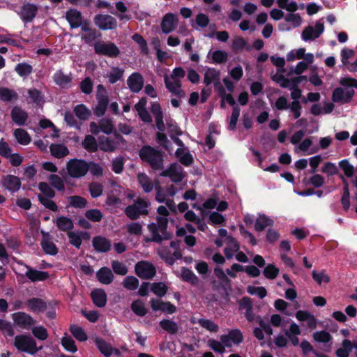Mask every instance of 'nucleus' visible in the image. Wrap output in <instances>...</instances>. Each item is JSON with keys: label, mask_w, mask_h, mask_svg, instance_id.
Segmentation results:
<instances>
[{"label": "nucleus", "mask_w": 357, "mask_h": 357, "mask_svg": "<svg viewBox=\"0 0 357 357\" xmlns=\"http://www.w3.org/2000/svg\"><path fill=\"white\" fill-rule=\"evenodd\" d=\"M13 344L19 352L29 355H35L43 349L42 346H37L36 340L29 334L17 335L14 338Z\"/></svg>", "instance_id": "1"}, {"label": "nucleus", "mask_w": 357, "mask_h": 357, "mask_svg": "<svg viewBox=\"0 0 357 357\" xmlns=\"http://www.w3.org/2000/svg\"><path fill=\"white\" fill-rule=\"evenodd\" d=\"M142 161L147 162L154 170H158L163 167V156L160 151L150 146H144L139 152Z\"/></svg>", "instance_id": "2"}, {"label": "nucleus", "mask_w": 357, "mask_h": 357, "mask_svg": "<svg viewBox=\"0 0 357 357\" xmlns=\"http://www.w3.org/2000/svg\"><path fill=\"white\" fill-rule=\"evenodd\" d=\"M157 223H150L147 228L151 234V241L161 243L163 240H167L171 238L170 234L167 231L168 220L167 217H157Z\"/></svg>", "instance_id": "3"}, {"label": "nucleus", "mask_w": 357, "mask_h": 357, "mask_svg": "<svg viewBox=\"0 0 357 357\" xmlns=\"http://www.w3.org/2000/svg\"><path fill=\"white\" fill-rule=\"evenodd\" d=\"M151 203L144 199L137 198L133 204L128 206L124 211L126 215L132 220H135L140 216L147 215Z\"/></svg>", "instance_id": "4"}, {"label": "nucleus", "mask_w": 357, "mask_h": 357, "mask_svg": "<svg viewBox=\"0 0 357 357\" xmlns=\"http://www.w3.org/2000/svg\"><path fill=\"white\" fill-rule=\"evenodd\" d=\"M89 164L84 160L73 158L68 161L66 170L68 174L75 178L84 176L89 171Z\"/></svg>", "instance_id": "5"}, {"label": "nucleus", "mask_w": 357, "mask_h": 357, "mask_svg": "<svg viewBox=\"0 0 357 357\" xmlns=\"http://www.w3.org/2000/svg\"><path fill=\"white\" fill-rule=\"evenodd\" d=\"M124 142V139L119 134H115L112 137L101 136L98 137V146L105 152H114Z\"/></svg>", "instance_id": "6"}, {"label": "nucleus", "mask_w": 357, "mask_h": 357, "mask_svg": "<svg viewBox=\"0 0 357 357\" xmlns=\"http://www.w3.org/2000/svg\"><path fill=\"white\" fill-rule=\"evenodd\" d=\"M94 52L101 56H106L110 58L117 57L120 54V50L112 42L105 43L98 41L94 44Z\"/></svg>", "instance_id": "7"}, {"label": "nucleus", "mask_w": 357, "mask_h": 357, "mask_svg": "<svg viewBox=\"0 0 357 357\" xmlns=\"http://www.w3.org/2000/svg\"><path fill=\"white\" fill-rule=\"evenodd\" d=\"M14 325L22 330H30L35 325V319L29 314L17 312L11 314Z\"/></svg>", "instance_id": "8"}, {"label": "nucleus", "mask_w": 357, "mask_h": 357, "mask_svg": "<svg viewBox=\"0 0 357 357\" xmlns=\"http://www.w3.org/2000/svg\"><path fill=\"white\" fill-rule=\"evenodd\" d=\"M94 24L100 30H113L117 27L116 18L108 14H97L93 18Z\"/></svg>", "instance_id": "9"}, {"label": "nucleus", "mask_w": 357, "mask_h": 357, "mask_svg": "<svg viewBox=\"0 0 357 357\" xmlns=\"http://www.w3.org/2000/svg\"><path fill=\"white\" fill-rule=\"evenodd\" d=\"M160 176L169 178L174 183H178L183 180L185 174L182 166L175 162L171 164L167 169L162 171Z\"/></svg>", "instance_id": "10"}, {"label": "nucleus", "mask_w": 357, "mask_h": 357, "mask_svg": "<svg viewBox=\"0 0 357 357\" xmlns=\"http://www.w3.org/2000/svg\"><path fill=\"white\" fill-rule=\"evenodd\" d=\"M135 271L138 277L142 279H151L156 273V270L154 266L146 261H141L137 262L135 266Z\"/></svg>", "instance_id": "11"}, {"label": "nucleus", "mask_w": 357, "mask_h": 357, "mask_svg": "<svg viewBox=\"0 0 357 357\" xmlns=\"http://www.w3.org/2000/svg\"><path fill=\"white\" fill-rule=\"evenodd\" d=\"M164 82L166 88L169 92L178 98L185 97V93L181 89V82L180 79L173 77L172 75L170 76L165 75L164 77Z\"/></svg>", "instance_id": "12"}, {"label": "nucleus", "mask_w": 357, "mask_h": 357, "mask_svg": "<svg viewBox=\"0 0 357 357\" xmlns=\"http://www.w3.org/2000/svg\"><path fill=\"white\" fill-rule=\"evenodd\" d=\"M38 9L39 7L37 4L25 3L22 6L18 15L24 23H29L36 17Z\"/></svg>", "instance_id": "13"}, {"label": "nucleus", "mask_w": 357, "mask_h": 357, "mask_svg": "<svg viewBox=\"0 0 357 357\" xmlns=\"http://www.w3.org/2000/svg\"><path fill=\"white\" fill-rule=\"evenodd\" d=\"M324 31V24L319 21H317L315 23V29L312 26H307L303 29L301 37L305 41L313 40L318 38Z\"/></svg>", "instance_id": "14"}, {"label": "nucleus", "mask_w": 357, "mask_h": 357, "mask_svg": "<svg viewBox=\"0 0 357 357\" xmlns=\"http://www.w3.org/2000/svg\"><path fill=\"white\" fill-rule=\"evenodd\" d=\"M54 84L61 89H70L72 86V73L65 74L62 69L57 70L52 76Z\"/></svg>", "instance_id": "15"}, {"label": "nucleus", "mask_w": 357, "mask_h": 357, "mask_svg": "<svg viewBox=\"0 0 357 357\" xmlns=\"http://www.w3.org/2000/svg\"><path fill=\"white\" fill-rule=\"evenodd\" d=\"M17 263L24 266L27 269L24 275L31 282H35L39 281H45L49 277V273L47 271H38L26 265L22 261H18Z\"/></svg>", "instance_id": "16"}, {"label": "nucleus", "mask_w": 357, "mask_h": 357, "mask_svg": "<svg viewBox=\"0 0 357 357\" xmlns=\"http://www.w3.org/2000/svg\"><path fill=\"white\" fill-rule=\"evenodd\" d=\"M355 94L354 89L347 90L346 92L341 87L335 88L332 94V100L334 102L349 103Z\"/></svg>", "instance_id": "17"}, {"label": "nucleus", "mask_w": 357, "mask_h": 357, "mask_svg": "<svg viewBox=\"0 0 357 357\" xmlns=\"http://www.w3.org/2000/svg\"><path fill=\"white\" fill-rule=\"evenodd\" d=\"M178 16L174 13H167L162 18L161 22L162 31L165 33H169L173 31L178 24Z\"/></svg>", "instance_id": "18"}, {"label": "nucleus", "mask_w": 357, "mask_h": 357, "mask_svg": "<svg viewBox=\"0 0 357 357\" xmlns=\"http://www.w3.org/2000/svg\"><path fill=\"white\" fill-rule=\"evenodd\" d=\"M144 82L143 76L137 72L132 73L127 79L128 88L133 93H138L142 89Z\"/></svg>", "instance_id": "19"}, {"label": "nucleus", "mask_w": 357, "mask_h": 357, "mask_svg": "<svg viewBox=\"0 0 357 357\" xmlns=\"http://www.w3.org/2000/svg\"><path fill=\"white\" fill-rule=\"evenodd\" d=\"M150 304L153 311H162L168 314H174L176 312V306L170 302H163L159 299H151Z\"/></svg>", "instance_id": "20"}, {"label": "nucleus", "mask_w": 357, "mask_h": 357, "mask_svg": "<svg viewBox=\"0 0 357 357\" xmlns=\"http://www.w3.org/2000/svg\"><path fill=\"white\" fill-rule=\"evenodd\" d=\"M151 111L155 118V125L158 130L160 132H164L165 130V124L163 121V114L160 105L158 102L153 103Z\"/></svg>", "instance_id": "21"}, {"label": "nucleus", "mask_w": 357, "mask_h": 357, "mask_svg": "<svg viewBox=\"0 0 357 357\" xmlns=\"http://www.w3.org/2000/svg\"><path fill=\"white\" fill-rule=\"evenodd\" d=\"M92 245L98 252H107L112 248L111 241L102 236H95L92 240Z\"/></svg>", "instance_id": "22"}, {"label": "nucleus", "mask_w": 357, "mask_h": 357, "mask_svg": "<svg viewBox=\"0 0 357 357\" xmlns=\"http://www.w3.org/2000/svg\"><path fill=\"white\" fill-rule=\"evenodd\" d=\"M220 72L214 68H208L205 74L204 82L206 85L213 83L215 90L218 91L222 86L220 82Z\"/></svg>", "instance_id": "23"}, {"label": "nucleus", "mask_w": 357, "mask_h": 357, "mask_svg": "<svg viewBox=\"0 0 357 357\" xmlns=\"http://www.w3.org/2000/svg\"><path fill=\"white\" fill-rule=\"evenodd\" d=\"M40 245L43 251L47 255L54 256L58 253V248L52 241L48 233L43 234Z\"/></svg>", "instance_id": "24"}, {"label": "nucleus", "mask_w": 357, "mask_h": 357, "mask_svg": "<svg viewBox=\"0 0 357 357\" xmlns=\"http://www.w3.org/2000/svg\"><path fill=\"white\" fill-rule=\"evenodd\" d=\"M66 17L71 29H77L81 25L82 20V13L76 9H70L67 10Z\"/></svg>", "instance_id": "25"}, {"label": "nucleus", "mask_w": 357, "mask_h": 357, "mask_svg": "<svg viewBox=\"0 0 357 357\" xmlns=\"http://www.w3.org/2000/svg\"><path fill=\"white\" fill-rule=\"evenodd\" d=\"M13 121L17 126H24L28 119L27 113L19 107H15L11 110Z\"/></svg>", "instance_id": "26"}, {"label": "nucleus", "mask_w": 357, "mask_h": 357, "mask_svg": "<svg viewBox=\"0 0 357 357\" xmlns=\"http://www.w3.org/2000/svg\"><path fill=\"white\" fill-rule=\"evenodd\" d=\"M91 296L94 305L98 307H103L107 303V294L102 289H96L91 291Z\"/></svg>", "instance_id": "27"}, {"label": "nucleus", "mask_w": 357, "mask_h": 357, "mask_svg": "<svg viewBox=\"0 0 357 357\" xmlns=\"http://www.w3.org/2000/svg\"><path fill=\"white\" fill-rule=\"evenodd\" d=\"M146 101L144 98H142L135 105V108L137 110L140 119L145 123H151L152 118L149 112L146 109Z\"/></svg>", "instance_id": "28"}, {"label": "nucleus", "mask_w": 357, "mask_h": 357, "mask_svg": "<svg viewBox=\"0 0 357 357\" xmlns=\"http://www.w3.org/2000/svg\"><path fill=\"white\" fill-rule=\"evenodd\" d=\"M3 186L8 191L14 193L17 192L21 187L20 178L13 175H8L4 179Z\"/></svg>", "instance_id": "29"}, {"label": "nucleus", "mask_w": 357, "mask_h": 357, "mask_svg": "<svg viewBox=\"0 0 357 357\" xmlns=\"http://www.w3.org/2000/svg\"><path fill=\"white\" fill-rule=\"evenodd\" d=\"M98 280L104 284H109L113 282L114 275L107 267L100 268L96 273Z\"/></svg>", "instance_id": "30"}, {"label": "nucleus", "mask_w": 357, "mask_h": 357, "mask_svg": "<svg viewBox=\"0 0 357 357\" xmlns=\"http://www.w3.org/2000/svg\"><path fill=\"white\" fill-rule=\"evenodd\" d=\"M19 95L13 89L0 87V100L6 102H15L17 100Z\"/></svg>", "instance_id": "31"}, {"label": "nucleus", "mask_w": 357, "mask_h": 357, "mask_svg": "<svg viewBox=\"0 0 357 357\" xmlns=\"http://www.w3.org/2000/svg\"><path fill=\"white\" fill-rule=\"evenodd\" d=\"M274 222L264 214L259 215L255 220V229L257 232L264 231L267 227H272Z\"/></svg>", "instance_id": "32"}, {"label": "nucleus", "mask_w": 357, "mask_h": 357, "mask_svg": "<svg viewBox=\"0 0 357 357\" xmlns=\"http://www.w3.org/2000/svg\"><path fill=\"white\" fill-rule=\"evenodd\" d=\"M95 343L98 350L104 356L110 357L113 354V347L103 339L96 338Z\"/></svg>", "instance_id": "33"}, {"label": "nucleus", "mask_w": 357, "mask_h": 357, "mask_svg": "<svg viewBox=\"0 0 357 357\" xmlns=\"http://www.w3.org/2000/svg\"><path fill=\"white\" fill-rule=\"evenodd\" d=\"M137 179L144 192L149 193L153 190L154 187L153 183L151 179L145 173H139Z\"/></svg>", "instance_id": "34"}, {"label": "nucleus", "mask_w": 357, "mask_h": 357, "mask_svg": "<svg viewBox=\"0 0 357 357\" xmlns=\"http://www.w3.org/2000/svg\"><path fill=\"white\" fill-rule=\"evenodd\" d=\"M52 155L56 158H62L69 153L68 149L63 144H52L50 146Z\"/></svg>", "instance_id": "35"}, {"label": "nucleus", "mask_w": 357, "mask_h": 357, "mask_svg": "<svg viewBox=\"0 0 357 357\" xmlns=\"http://www.w3.org/2000/svg\"><path fill=\"white\" fill-rule=\"evenodd\" d=\"M124 70L121 68L115 66L112 67L111 70L107 72L106 77L110 84H114L121 80L123 76Z\"/></svg>", "instance_id": "36"}, {"label": "nucleus", "mask_w": 357, "mask_h": 357, "mask_svg": "<svg viewBox=\"0 0 357 357\" xmlns=\"http://www.w3.org/2000/svg\"><path fill=\"white\" fill-rule=\"evenodd\" d=\"M27 305L29 308L35 312H44L47 308V305L45 301L40 298H33L28 301Z\"/></svg>", "instance_id": "37"}, {"label": "nucleus", "mask_w": 357, "mask_h": 357, "mask_svg": "<svg viewBox=\"0 0 357 357\" xmlns=\"http://www.w3.org/2000/svg\"><path fill=\"white\" fill-rule=\"evenodd\" d=\"M160 327L165 331L171 335L176 334L178 331V326L176 322L164 319L159 322Z\"/></svg>", "instance_id": "38"}, {"label": "nucleus", "mask_w": 357, "mask_h": 357, "mask_svg": "<svg viewBox=\"0 0 357 357\" xmlns=\"http://www.w3.org/2000/svg\"><path fill=\"white\" fill-rule=\"evenodd\" d=\"M13 134L16 141L22 145H27L31 142V136L22 128L15 129Z\"/></svg>", "instance_id": "39"}, {"label": "nucleus", "mask_w": 357, "mask_h": 357, "mask_svg": "<svg viewBox=\"0 0 357 357\" xmlns=\"http://www.w3.org/2000/svg\"><path fill=\"white\" fill-rule=\"evenodd\" d=\"M352 349L351 341L349 339H344L342 342V347L336 350L335 354L337 357H349Z\"/></svg>", "instance_id": "40"}, {"label": "nucleus", "mask_w": 357, "mask_h": 357, "mask_svg": "<svg viewBox=\"0 0 357 357\" xmlns=\"http://www.w3.org/2000/svg\"><path fill=\"white\" fill-rule=\"evenodd\" d=\"M109 103V99L107 96H100L98 98V105L95 109L96 115L100 116L105 114Z\"/></svg>", "instance_id": "41"}, {"label": "nucleus", "mask_w": 357, "mask_h": 357, "mask_svg": "<svg viewBox=\"0 0 357 357\" xmlns=\"http://www.w3.org/2000/svg\"><path fill=\"white\" fill-rule=\"evenodd\" d=\"M56 227L61 231H68L73 228V220L66 216H59L56 220Z\"/></svg>", "instance_id": "42"}, {"label": "nucleus", "mask_w": 357, "mask_h": 357, "mask_svg": "<svg viewBox=\"0 0 357 357\" xmlns=\"http://www.w3.org/2000/svg\"><path fill=\"white\" fill-rule=\"evenodd\" d=\"M296 317L298 320L301 321H304L310 319L308 322V326H310V328H314L316 327V319L314 317L310 314V313L307 311H298L296 314Z\"/></svg>", "instance_id": "43"}, {"label": "nucleus", "mask_w": 357, "mask_h": 357, "mask_svg": "<svg viewBox=\"0 0 357 357\" xmlns=\"http://www.w3.org/2000/svg\"><path fill=\"white\" fill-rule=\"evenodd\" d=\"M70 331L73 337L78 341L84 342L88 339L87 335L84 332V329L77 325L72 324L70 326Z\"/></svg>", "instance_id": "44"}, {"label": "nucleus", "mask_w": 357, "mask_h": 357, "mask_svg": "<svg viewBox=\"0 0 357 357\" xmlns=\"http://www.w3.org/2000/svg\"><path fill=\"white\" fill-rule=\"evenodd\" d=\"M82 146L90 152H95L98 150V144L96 139L92 135H86L82 142Z\"/></svg>", "instance_id": "45"}, {"label": "nucleus", "mask_w": 357, "mask_h": 357, "mask_svg": "<svg viewBox=\"0 0 357 357\" xmlns=\"http://www.w3.org/2000/svg\"><path fill=\"white\" fill-rule=\"evenodd\" d=\"M74 112L76 116L82 121L88 119L91 115V111L83 104L76 105Z\"/></svg>", "instance_id": "46"}, {"label": "nucleus", "mask_w": 357, "mask_h": 357, "mask_svg": "<svg viewBox=\"0 0 357 357\" xmlns=\"http://www.w3.org/2000/svg\"><path fill=\"white\" fill-rule=\"evenodd\" d=\"M225 222V218L218 211L210 213L207 221L208 224L211 225H224Z\"/></svg>", "instance_id": "47"}, {"label": "nucleus", "mask_w": 357, "mask_h": 357, "mask_svg": "<svg viewBox=\"0 0 357 357\" xmlns=\"http://www.w3.org/2000/svg\"><path fill=\"white\" fill-rule=\"evenodd\" d=\"M38 189L41 192V194L38 195V197H43L46 198H54L55 197V192L52 187L45 182H41L38 184Z\"/></svg>", "instance_id": "48"}, {"label": "nucleus", "mask_w": 357, "mask_h": 357, "mask_svg": "<svg viewBox=\"0 0 357 357\" xmlns=\"http://www.w3.org/2000/svg\"><path fill=\"white\" fill-rule=\"evenodd\" d=\"M34 337L40 341H44L48 337L47 330L43 326H33L30 329Z\"/></svg>", "instance_id": "49"}, {"label": "nucleus", "mask_w": 357, "mask_h": 357, "mask_svg": "<svg viewBox=\"0 0 357 357\" xmlns=\"http://www.w3.org/2000/svg\"><path fill=\"white\" fill-rule=\"evenodd\" d=\"M131 310L136 315L139 317H144L147 313L144 302L139 299L135 300L132 303Z\"/></svg>", "instance_id": "50"}, {"label": "nucleus", "mask_w": 357, "mask_h": 357, "mask_svg": "<svg viewBox=\"0 0 357 357\" xmlns=\"http://www.w3.org/2000/svg\"><path fill=\"white\" fill-rule=\"evenodd\" d=\"M61 344L63 348L69 352L75 353L77 351L74 340L67 334L62 337Z\"/></svg>", "instance_id": "51"}, {"label": "nucleus", "mask_w": 357, "mask_h": 357, "mask_svg": "<svg viewBox=\"0 0 357 357\" xmlns=\"http://www.w3.org/2000/svg\"><path fill=\"white\" fill-rule=\"evenodd\" d=\"M68 202L70 205L72 207L76 208H84L87 205V201L85 198L75 195V196H70L68 197Z\"/></svg>", "instance_id": "52"}, {"label": "nucleus", "mask_w": 357, "mask_h": 357, "mask_svg": "<svg viewBox=\"0 0 357 357\" xmlns=\"http://www.w3.org/2000/svg\"><path fill=\"white\" fill-rule=\"evenodd\" d=\"M280 270L273 264H268L264 269L263 274L266 278L268 280H274L275 279L278 274Z\"/></svg>", "instance_id": "53"}, {"label": "nucleus", "mask_w": 357, "mask_h": 357, "mask_svg": "<svg viewBox=\"0 0 357 357\" xmlns=\"http://www.w3.org/2000/svg\"><path fill=\"white\" fill-rule=\"evenodd\" d=\"M15 70L21 77H26L29 75L32 71V66L26 63H20L15 67Z\"/></svg>", "instance_id": "54"}, {"label": "nucleus", "mask_w": 357, "mask_h": 357, "mask_svg": "<svg viewBox=\"0 0 357 357\" xmlns=\"http://www.w3.org/2000/svg\"><path fill=\"white\" fill-rule=\"evenodd\" d=\"M211 59L214 63H224L228 59V54L224 50H215L212 53Z\"/></svg>", "instance_id": "55"}, {"label": "nucleus", "mask_w": 357, "mask_h": 357, "mask_svg": "<svg viewBox=\"0 0 357 357\" xmlns=\"http://www.w3.org/2000/svg\"><path fill=\"white\" fill-rule=\"evenodd\" d=\"M50 185L59 191H64L65 185L63 179L56 174H51L49 176Z\"/></svg>", "instance_id": "56"}, {"label": "nucleus", "mask_w": 357, "mask_h": 357, "mask_svg": "<svg viewBox=\"0 0 357 357\" xmlns=\"http://www.w3.org/2000/svg\"><path fill=\"white\" fill-rule=\"evenodd\" d=\"M0 331L6 336L13 337L15 335L11 323L2 319H0Z\"/></svg>", "instance_id": "57"}, {"label": "nucleus", "mask_w": 357, "mask_h": 357, "mask_svg": "<svg viewBox=\"0 0 357 357\" xmlns=\"http://www.w3.org/2000/svg\"><path fill=\"white\" fill-rule=\"evenodd\" d=\"M123 286L128 290H135L137 289L139 286V280L135 276H127L123 281Z\"/></svg>", "instance_id": "58"}, {"label": "nucleus", "mask_w": 357, "mask_h": 357, "mask_svg": "<svg viewBox=\"0 0 357 357\" xmlns=\"http://www.w3.org/2000/svg\"><path fill=\"white\" fill-rule=\"evenodd\" d=\"M181 278L183 281L190 282L192 284H195L198 282L197 277L194 274V273L191 270L188 268H182Z\"/></svg>", "instance_id": "59"}, {"label": "nucleus", "mask_w": 357, "mask_h": 357, "mask_svg": "<svg viewBox=\"0 0 357 357\" xmlns=\"http://www.w3.org/2000/svg\"><path fill=\"white\" fill-rule=\"evenodd\" d=\"M313 338L317 342L327 343L332 340V336L326 331H317L313 333Z\"/></svg>", "instance_id": "60"}, {"label": "nucleus", "mask_w": 357, "mask_h": 357, "mask_svg": "<svg viewBox=\"0 0 357 357\" xmlns=\"http://www.w3.org/2000/svg\"><path fill=\"white\" fill-rule=\"evenodd\" d=\"M339 167L343 170L347 177H352L354 174V167L347 159L342 160L339 162Z\"/></svg>", "instance_id": "61"}, {"label": "nucleus", "mask_w": 357, "mask_h": 357, "mask_svg": "<svg viewBox=\"0 0 357 357\" xmlns=\"http://www.w3.org/2000/svg\"><path fill=\"white\" fill-rule=\"evenodd\" d=\"M85 217L92 222H100L102 218L103 214L99 209H90L85 212Z\"/></svg>", "instance_id": "62"}, {"label": "nucleus", "mask_w": 357, "mask_h": 357, "mask_svg": "<svg viewBox=\"0 0 357 357\" xmlns=\"http://www.w3.org/2000/svg\"><path fill=\"white\" fill-rule=\"evenodd\" d=\"M166 124L167 126V132L170 137L174 135H181V131L176 123L172 119H166Z\"/></svg>", "instance_id": "63"}, {"label": "nucleus", "mask_w": 357, "mask_h": 357, "mask_svg": "<svg viewBox=\"0 0 357 357\" xmlns=\"http://www.w3.org/2000/svg\"><path fill=\"white\" fill-rule=\"evenodd\" d=\"M100 126L101 132L109 135L112 133L114 130V125L113 122L111 119L107 118H104L100 119L99 121Z\"/></svg>", "instance_id": "64"}]
</instances>
